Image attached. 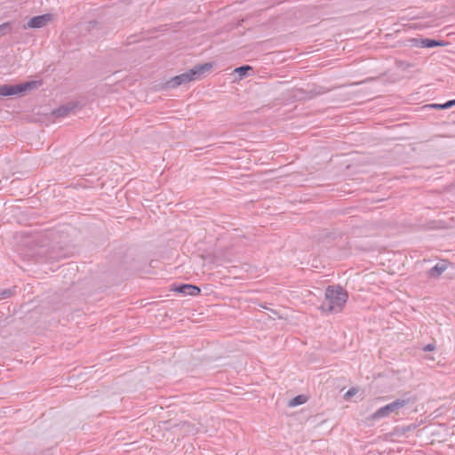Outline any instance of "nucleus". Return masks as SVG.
<instances>
[{"mask_svg":"<svg viewBox=\"0 0 455 455\" xmlns=\"http://www.w3.org/2000/svg\"><path fill=\"white\" fill-rule=\"evenodd\" d=\"M347 297V291L341 287H328L321 309L326 313H339L343 309Z\"/></svg>","mask_w":455,"mask_h":455,"instance_id":"nucleus-1","label":"nucleus"},{"mask_svg":"<svg viewBox=\"0 0 455 455\" xmlns=\"http://www.w3.org/2000/svg\"><path fill=\"white\" fill-rule=\"evenodd\" d=\"M212 68V63H204L201 65L195 66L188 71L176 76L168 81H166L163 88L164 89H174L180 85L186 84L189 82L199 79L203 74L209 71Z\"/></svg>","mask_w":455,"mask_h":455,"instance_id":"nucleus-2","label":"nucleus"},{"mask_svg":"<svg viewBox=\"0 0 455 455\" xmlns=\"http://www.w3.org/2000/svg\"><path fill=\"white\" fill-rule=\"evenodd\" d=\"M415 399L411 397L397 398L392 403L379 408L371 416V419H379L388 417L391 413H399V411L408 404L414 403Z\"/></svg>","mask_w":455,"mask_h":455,"instance_id":"nucleus-3","label":"nucleus"},{"mask_svg":"<svg viewBox=\"0 0 455 455\" xmlns=\"http://www.w3.org/2000/svg\"><path fill=\"white\" fill-rule=\"evenodd\" d=\"M36 85V82H27L20 84H4L0 86V96H14L20 95L27 91L31 90Z\"/></svg>","mask_w":455,"mask_h":455,"instance_id":"nucleus-4","label":"nucleus"},{"mask_svg":"<svg viewBox=\"0 0 455 455\" xmlns=\"http://www.w3.org/2000/svg\"><path fill=\"white\" fill-rule=\"evenodd\" d=\"M52 20V15L50 13L35 16L23 25V28H41L46 26Z\"/></svg>","mask_w":455,"mask_h":455,"instance_id":"nucleus-5","label":"nucleus"},{"mask_svg":"<svg viewBox=\"0 0 455 455\" xmlns=\"http://www.w3.org/2000/svg\"><path fill=\"white\" fill-rule=\"evenodd\" d=\"M172 290L185 295L191 296H195L200 293V288L192 284H182L180 286H174Z\"/></svg>","mask_w":455,"mask_h":455,"instance_id":"nucleus-6","label":"nucleus"},{"mask_svg":"<svg viewBox=\"0 0 455 455\" xmlns=\"http://www.w3.org/2000/svg\"><path fill=\"white\" fill-rule=\"evenodd\" d=\"M77 108V104L76 102H69L64 106L60 107L52 111V115L56 117H65L69 113L74 111V109Z\"/></svg>","mask_w":455,"mask_h":455,"instance_id":"nucleus-7","label":"nucleus"},{"mask_svg":"<svg viewBox=\"0 0 455 455\" xmlns=\"http://www.w3.org/2000/svg\"><path fill=\"white\" fill-rule=\"evenodd\" d=\"M447 266L448 263L446 261L437 263L429 270L428 275L433 278H438L447 269Z\"/></svg>","mask_w":455,"mask_h":455,"instance_id":"nucleus-8","label":"nucleus"},{"mask_svg":"<svg viewBox=\"0 0 455 455\" xmlns=\"http://www.w3.org/2000/svg\"><path fill=\"white\" fill-rule=\"evenodd\" d=\"M439 45H443V44L442 42L431 40V39H423L421 41L422 47L431 48V47L439 46Z\"/></svg>","mask_w":455,"mask_h":455,"instance_id":"nucleus-9","label":"nucleus"},{"mask_svg":"<svg viewBox=\"0 0 455 455\" xmlns=\"http://www.w3.org/2000/svg\"><path fill=\"white\" fill-rule=\"evenodd\" d=\"M307 399L304 395H297L289 402V406L294 407L297 405L303 404L306 403Z\"/></svg>","mask_w":455,"mask_h":455,"instance_id":"nucleus-10","label":"nucleus"},{"mask_svg":"<svg viewBox=\"0 0 455 455\" xmlns=\"http://www.w3.org/2000/svg\"><path fill=\"white\" fill-rule=\"evenodd\" d=\"M12 31L11 22H5L0 25V37L9 34Z\"/></svg>","mask_w":455,"mask_h":455,"instance_id":"nucleus-11","label":"nucleus"},{"mask_svg":"<svg viewBox=\"0 0 455 455\" xmlns=\"http://www.w3.org/2000/svg\"><path fill=\"white\" fill-rule=\"evenodd\" d=\"M455 105V100H449L444 104H432L431 108H438V109H446Z\"/></svg>","mask_w":455,"mask_h":455,"instance_id":"nucleus-12","label":"nucleus"},{"mask_svg":"<svg viewBox=\"0 0 455 455\" xmlns=\"http://www.w3.org/2000/svg\"><path fill=\"white\" fill-rule=\"evenodd\" d=\"M251 67L250 66H242V67H239V68H236L235 69V73L238 74V76H240V78H243L248 70H251Z\"/></svg>","mask_w":455,"mask_h":455,"instance_id":"nucleus-13","label":"nucleus"},{"mask_svg":"<svg viewBox=\"0 0 455 455\" xmlns=\"http://www.w3.org/2000/svg\"><path fill=\"white\" fill-rule=\"evenodd\" d=\"M181 427L184 428V430L187 432V433H189V434H193L194 433V429L190 427V425H188V423L184 422L182 425H181Z\"/></svg>","mask_w":455,"mask_h":455,"instance_id":"nucleus-14","label":"nucleus"},{"mask_svg":"<svg viewBox=\"0 0 455 455\" xmlns=\"http://www.w3.org/2000/svg\"><path fill=\"white\" fill-rule=\"evenodd\" d=\"M357 393V390L355 388H350L349 390H347V392L345 394V396L347 398H350L352 396H354L355 394Z\"/></svg>","mask_w":455,"mask_h":455,"instance_id":"nucleus-15","label":"nucleus"},{"mask_svg":"<svg viewBox=\"0 0 455 455\" xmlns=\"http://www.w3.org/2000/svg\"><path fill=\"white\" fill-rule=\"evenodd\" d=\"M435 347L434 344H427V346H425L423 347V350L426 351V352H430V351H433L435 350Z\"/></svg>","mask_w":455,"mask_h":455,"instance_id":"nucleus-16","label":"nucleus"},{"mask_svg":"<svg viewBox=\"0 0 455 455\" xmlns=\"http://www.w3.org/2000/svg\"><path fill=\"white\" fill-rule=\"evenodd\" d=\"M12 294L11 291L9 290H5L4 291H3L2 293V296H1V299L2 298H7V297H10Z\"/></svg>","mask_w":455,"mask_h":455,"instance_id":"nucleus-17","label":"nucleus"}]
</instances>
